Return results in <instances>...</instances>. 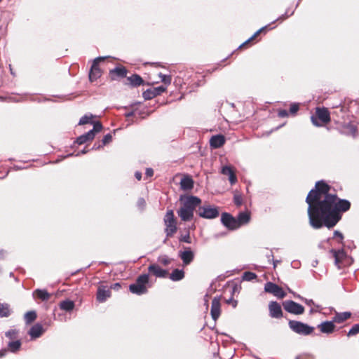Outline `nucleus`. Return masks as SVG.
<instances>
[{
  "label": "nucleus",
  "mask_w": 359,
  "mask_h": 359,
  "mask_svg": "<svg viewBox=\"0 0 359 359\" xmlns=\"http://www.w3.org/2000/svg\"><path fill=\"white\" fill-rule=\"evenodd\" d=\"M111 295L109 290L106 289L104 287H100L97 292V300L100 302H104Z\"/></svg>",
  "instance_id": "19"
},
{
  "label": "nucleus",
  "mask_w": 359,
  "mask_h": 359,
  "mask_svg": "<svg viewBox=\"0 0 359 359\" xmlns=\"http://www.w3.org/2000/svg\"><path fill=\"white\" fill-rule=\"evenodd\" d=\"M288 325L294 332L304 336L311 334L314 330L313 327L297 320H290Z\"/></svg>",
  "instance_id": "4"
},
{
  "label": "nucleus",
  "mask_w": 359,
  "mask_h": 359,
  "mask_svg": "<svg viewBox=\"0 0 359 359\" xmlns=\"http://www.w3.org/2000/svg\"><path fill=\"white\" fill-rule=\"evenodd\" d=\"M128 80L133 86H140L143 83L142 79L137 74L132 75L128 78Z\"/></svg>",
  "instance_id": "30"
},
{
  "label": "nucleus",
  "mask_w": 359,
  "mask_h": 359,
  "mask_svg": "<svg viewBox=\"0 0 359 359\" xmlns=\"http://www.w3.org/2000/svg\"><path fill=\"white\" fill-rule=\"evenodd\" d=\"M264 290L266 292L272 294L279 299H283L286 296V293L280 287L271 282H267L265 284Z\"/></svg>",
  "instance_id": "10"
},
{
  "label": "nucleus",
  "mask_w": 359,
  "mask_h": 359,
  "mask_svg": "<svg viewBox=\"0 0 359 359\" xmlns=\"http://www.w3.org/2000/svg\"><path fill=\"white\" fill-rule=\"evenodd\" d=\"M221 222L224 226L230 230H235L238 228L236 218L229 213L224 212L222 214Z\"/></svg>",
  "instance_id": "11"
},
{
  "label": "nucleus",
  "mask_w": 359,
  "mask_h": 359,
  "mask_svg": "<svg viewBox=\"0 0 359 359\" xmlns=\"http://www.w3.org/2000/svg\"><path fill=\"white\" fill-rule=\"evenodd\" d=\"M182 201L181 207L177 210V213L183 222L191 221L194 217V210L201 204V200L197 196H189Z\"/></svg>",
  "instance_id": "2"
},
{
  "label": "nucleus",
  "mask_w": 359,
  "mask_h": 359,
  "mask_svg": "<svg viewBox=\"0 0 359 359\" xmlns=\"http://www.w3.org/2000/svg\"><path fill=\"white\" fill-rule=\"evenodd\" d=\"M269 315L271 318H280L283 311L280 305L276 302H271L269 304Z\"/></svg>",
  "instance_id": "14"
},
{
  "label": "nucleus",
  "mask_w": 359,
  "mask_h": 359,
  "mask_svg": "<svg viewBox=\"0 0 359 359\" xmlns=\"http://www.w3.org/2000/svg\"><path fill=\"white\" fill-rule=\"evenodd\" d=\"M112 136L111 134L108 133L105 135L102 139V144L105 145L106 144L109 143L111 141Z\"/></svg>",
  "instance_id": "44"
},
{
  "label": "nucleus",
  "mask_w": 359,
  "mask_h": 359,
  "mask_svg": "<svg viewBox=\"0 0 359 359\" xmlns=\"http://www.w3.org/2000/svg\"><path fill=\"white\" fill-rule=\"evenodd\" d=\"M345 128L347 130V131L353 136H355L358 132L357 127L352 124V123H348L345 126Z\"/></svg>",
  "instance_id": "35"
},
{
  "label": "nucleus",
  "mask_w": 359,
  "mask_h": 359,
  "mask_svg": "<svg viewBox=\"0 0 359 359\" xmlns=\"http://www.w3.org/2000/svg\"><path fill=\"white\" fill-rule=\"evenodd\" d=\"M158 76L161 78V81L167 86L171 83V76L170 75L163 74L159 73Z\"/></svg>",
  "instance_id": "37"
},
{
  "label": "nucleus",
  "mask_w": 359,
  "mask_h": 359,
  "mask_svg": "<svg viewBox=\"0 0 359 359\" xmlns=\"http://www.w3.org/2000/svg\"><path fill=\"white\" fill-rule=\"evenodd\" d=\"M154 90H155L156 93H158V95H160L161 93L164 92L166 90V86H161L156 88H154Z\"/></svg>",
  "instance_id": "49"
},
{
  "label": "nucleus",
  "mask_w": 359,
  "mask_h": 359,
  "mask_svg": "<svg viewBox=\"0 0 359 359\" xmlns=\"http://www.w3.org/2000/svg\"><path fill=\"white\" fill-rule=\"evenodd\" d=\"M334 237H339L340 238V240H342L343 239V235L341 233H340L339 231H335L334 232Z\"/></svg>",
  "instance_id": "54"
},
{
  "label": "nucleus",
  "mask_w": 359,
  "mask_h": 359,
  "mask_svg": "<svg viewBox=\"0 0 359 359\" xmlns=\"http://www.w3.org/2000/svg\"><path fill=\"white\" fill-rule=\"evenodd\" d=\"M316 113L317 117L314 116L311 117V122L315 126H322V124L318 122L317 118L321 121L323 123H327L330 121V112L327 109L317 107Z\"/></svg>",
  "instance_id": "6"
},
{
  "label": "nucleus",
  "mask_w": 359,
  "mask_h": 359,
  "mask_svg": "<svg viewBox=\"0 0 359 359\" xmlns=\"http://www.w3.org/2000/svg\"><path fill=\"white\" fill-rule=\"evenodd\" d=\"M93 118V116L92 114H86L83 116H82L79 122V125H85L88 123H91V119Z\"/></svg>",
  "instance_id": "36"
},
{
  "label": "nucleus",
  "mask_w": 359,
  "mask_h": 359,
  "mask_svg": "<svg viewBox=\"0 0 359 359\" xmlns=\"http://www.w3.org/2000/svg\"><path fill=\"white\" fill-rule=\"evenodd\" d=\"M145 175L148 177H152L153 175H154L153 169H151V168H147L146 172H145Z\"/></svg>",
  "instance_id": "52"
},
{
  "label": "nucleus",
  "mask_w": 359,
  "mask_h": 359,
  "mask_svg": "<svg viewBox=\"0 0 359 359\" xmlns=\"http://www.w3.org/2000/svg\"><path fill=\"white\" fill-rule=\"evenodd\" d=\"M233 201L237 206H240L243 203L242 196L239 194L234 195Z\"/></svg>",
  "instance_id": "43"
},
{
  "label": "nucleus",
  "mask_w": 359,
  "mask_h": 359,
  "mask_svg": "<svg viewBox=\"0 0 359 359\" xmlns=\"http://www.w3.org/2000/svg\"><path fill=\"white\" fill-rule=\"evenodd\" d=\"M225 143V138L222 135L212 136L210 140V147L215 149L221 147Z\"/></svg>",
  "instance_id": "18"
},
{
  "label": "nucleus",
  "mask_w": 359,
  "mask_h": 359,
  "mask_svg": "<svg viewBox=\"0 0 359 359\" xmlns=\"http://www.w3.org/2000/svg\"><path fill=\"white\" fill-rule=\"evenodd\" d=\"M330 252L333 255L334 257V263L338 269L341 268V264L344 262V259H348V256L345 253L343 250H335L332 249Z\"/></svg>",
  "instance_id": "13"
},
{
  "label": "nucleus",
  "mask_w": 359,
  "mask_h": 359,
  "mask_svg": "<svg viewBox=\"0 0 359 359\" xmlns=\"http://www.w3.org/2000/svg\"><path fill=\"white\" fill-rule=\"evenodd\" d=\"M60 307L65 311H71L74 308V302L71 300H65L60 302Z\"/></svg>",
  "instance_id": "28"
},
{
  "label": "nucleus",
  "mask_w": 359,
  "mask_h": 359,
  "mask_svg": "<svg viewBox=\"0 0 359 359\" xmlns=\"http://www.w3.org/2000/svg\"><path fill=\"white\" fill-rule=\"evenodd\" d=\"M4 253V251L3 250H0V258L3 257V254Z\"/></svg>",
  "instance_id": "61"
},
{
  "label": "nucleus",
  "mask_w": 359,
  "mask_h": 359,
  "mask_svg": "<svg viewBox=\"0 0 359 359\" xmlns=\"http://www.w3.org/2000/svg\"><path fill=\"white\" fill-rule=\"evenodd\" d=\"M17 333L18 332L15 330H10L6 332L5 335L10 339H14L17 337Z\"/></svg>",
  "instance_id": "41"
},
{
  "label": "nucleus",
  "mask_w": 359,
  "mask_h": 359,
  "mask_svg": "<svg viewBox=\"0 0 359 359\" xmlns=\"http://www.w3.org/2000/svg\"><path fill=\"white\" fill-rule=\"evenodd\" d=\"M163 220L165 225V231L167 237L172 236L177 229V222L172 210H169L167 211Z\"/></svg>",
  "instance_id": "5"
},
{
  "label": "nucleus",
  "mask_w": 359,
  "mask_h": 359,
  "mask_svg": "<svg viewBox=\"0 0 359 359\" xmlns=\"http://www.w3.org/2000/svg\"><path fill=\"white\" fill-rule=\"evenodd\" d=\"M359 333V324H355L349 330L348 336H353Z\"/></svg>",
  "instance_id": "39"
},
{
  "label": "nucleus",
  "mask_w": 359,
  "mask_h": 359,
  "mask_svg": "<svg viewBox=\"0 0 359 359\" xmlns=\"http://www.w3.org/2000/svg\"><path fill=\"white\" fill-rule=\"evenodd\" d=\"M8 346L11 351L15 353L20 349L21 342L19 340L12 341L8 343Z\"/></svg>",
  "instance_id": "31"
},
{
  "label": "nucleus",
  "mask_w": 359,
  "mask_h": 359,
  "mask_svg": "<svg viewBox=\"0 0 359 359\" xmlns=\"http://www.w3.org/2000/svg\"><path fill=\"white\" fill-rule=\"evenodd\" d=\"M330 189L324 182H318L306 198L309 224L313 229H318L323 226L328 229L334 227L341 218L340 212L350 209L348 201L330 194Z\"/></svg>",
  "instance_id": "1"
},
{
  "label": "nucleus",
  "mask_w": 359,
  "mask_h": 359,
  "mask_svg": "<svg viewBox=\"0 0 359 359\" xmlns=\"http://www.w3.org/2000/svg\"><path fill=\"white\" fill-rule=\"evenodd\" d=\"M135 114V111H129V112H127L125 114V116L127 117V118H129L130 116H133V115Z\"/></svg>",
  "instance_id": "57"
},
{
  "label": "nucleus",
  "mask_w": 359,
  "mask_h": 359,
  "mask_svg": "<svg viewBox=\"0 0 359 359\" xmlns=\"http://www.w3.org/2000/svg\"><path fill=\"white\" fill-rule=\"evenodd\" d=\"M266 28H267V26H265V27H262L261 29H259V30H257L250 38H249L246 41H245L243 43H242L239 48H241L243 47L244 45H245L247 43H248L250 41L252 40L253 39H255L258 34H259L264 29H265Z\"/></svg>",
  "instance_id": "38"
},
{
  "label": "nucleus",
  "mask_w": 359,
  "mask_h": 359,
  "mask_svg": "<svg viewBox=\"0 0 359 359\" xmlns=\"http://www.w3.org/2000/svg\"><path fill=\"white\" fill-rule=\"evenodd\" d=\"M100 144H98L97 145L96 144H94V146L93 147L92 149H99L100 148Z\"/></svg>",
  "instance_id": "58"
},
{
  "label": "nucleus",
  "mask_w": 359,
  "mask_h": 359,
  "mask_svg": "<svg viewBox=\"0 0 359 359\" xmlns=\"http://www.w3.org/2000/svg\"><path fill=\"white\" fill-rule=\"evenodd\" d=\"M184 277V272L182 269H175L170 275V278L172 281H179Z\"/></svg>",
  "instance_id": "26"
},
{
  "label": "nucleus",
  "mask_w": 359,
  "mask_h": 359,
  "mask_svg": "<svg viewBox=\"0 0 359 359\" xmlns=\"http://www.w3.org/2000/svg\"><path fill=\"white\" fill-rule=\"evenodd\" d=\"M115 286H116V287H118V286L119 287V286H120V285H119L118 283H116V284H115Z\"/></svg>",
  "instance_id": "63"
},
{
  "label": "nucleus",
  "mask_w": 359,
  "mask_h": 359,
  "mask_svg": "<svg viewBox=\"0 0 359 359\" xmlns=\"http://www.w3.org/2000/svg\"><path fill=\"white\" fill-rule=\"evenodd\" d=\"M146 205V202L144 198H140L137 201V206L141 209L143 210Z\"/></svg>",
  "instance_id": "47"
},
{
  "label": "nucleus",
  "mask_w": 359,
  "mask_h": 359,
  "mask_svg": "<svg viewBox=\"0 0 359 359\" xmlns=\"http://www.w3.org/2000/svg\"><path fill=\"white\" fill-rule=\"evenodd\" d=\"M287 16H288V15H287V13H285V15H282L280 18L281 20H284V19L287 18Z\"/></svg>",
  "instance_id": "60"
},
{
  "label": "nucleus",
  "mask_w": 359,
  "mask_h": 359,
  "mask_svg": "<svg viewBox=\"0 0 359 359\" xmlns=\"http://www.w3.org/2000/svg\"><path fill=\"white\" fill-rule=\"evenodd\" d=\"M135 176L137 180H140L142 179V173L140 172L137 171L135 173Z\"/></svg>",
  "instance_id": "56"
},
{
  "label": "nucleus",
  "mask_w": 359,
  "mask_h": 359,
  "mask_svg": "<svg viewBox=\"0 0 359 359\" xmlns=\"http://www.w3.org/2000/svg\"><path fill=\"white\" fill-rule=\"evenodd\" d=\"M180 187L183 190H190L194 187V181L190 177L185 176L181 180Z\"/></svg>",
  "instance_id": "23"
},
{
  "label": "nucleus",
  "mask_w": 359,
  "mask_h": 359,
  "mask_svg": "<svg viewBox=\"0 0 359 359\" xmlns=\"http://www.w3.org/2000/svg\"><path fill=\"white\" fill-rule=\"evenodd\" d=\"M299 104L297 103H293L290 105V111L292 114H295L299 110Z\"/></svg>",
  "instance_id": "46"
},
{
  "label": "nucleus",
  "mask_w": 359,
  "mask_h": 359,
  "mask_svg": "<svg viewBox=\"0 0 359 359\" xmlns=\"http://www.w3.org/2000/svg\"><path fill=\"white\" fill-rule=\"evenodd\" d=\"M157 95L158 93H156L154 88L148 89L143 93V97L145 100H151Z\"/></svg>",
  "instance_id": "32"
},
{
  "label": "nucleus",
  "mask_w": 359,
  "mask_h": 359,
  "mask_svg": "<svg viewBox=\"0 0 359 359\" xmlns=\"http://www.w3.org/2000/svg\"><path fill=\"white\" fill-rule=\"evenodd\" d=\"M198 214L201 217L211 219L218 217L219 211L217 208L210 205H203L199 207Z\"/></svg>",
  "instance_id": "8"
},
{
  "label": "nucleus",
  "mask_w": 359,
  "mask_h": 359,
  "mask_svg": "<svg viewBox=\"0 0 359 359\" xmlns=\"http://www.w3.org/2000/svg\"><path fill=\"white\" fill-rule=\"evenodd\" d=\"M33 294L42 301H46L50 298V294L46 290L37 289L34 292Z\"/></svg>",
  "instance_id": "27"
},
{
  "label": "nucleus",
  "mask_w": 359,
  "mask_h": 359,
  "mask_svg": "<svg viewBox=\"0 0 359 359\" xmlns=\"http://www.w3.org/2000/svg\"><path fill=\"white\" fill-rule=\"evenodd\" d=\"M233 171V170L231 167L226 165L222 167L221 172L224 175L229 176V175H230Z\"/></svg>",
  "instance_id": "42"
},
{
  "label": "nucleus",
  "mask_w": 359,
  "mask_h": 359,
  "mask_svg": "<svg viewBox=\"0 0 359 359\" xmlns=\"http://www.w3.org/2000/svg\"><path fill=\"white\" fill-rule=\"evenodd\" d=\"M194 252L189 249L180 252V257L185 265L189 264L194 259Z\"/></svg>",
  "instance_id": "20"
},
{
  "label": "nucleus",
  "mask_w": 359,
  "mask_h": 359,
  "mask_svg": "<svg viewBox=\"0 0 359 359\" xmlns=\"http://www.w3.org/2000/svg\"><path fill=\"white\" fill-rule=\"evenodd\" d=\"M210 313L214 320H216L220 316V299L215 297L212 301Z\"/></svg>",
  "instance_id": "16"
},
{
  "label": "nucleus",
  "mask_w": 359,
  "mask_h": 359,
  "mask_svg": "<svg viewBox=\"0 0 359 359\" xmlns=\"http://www.w3.org/2000/svg\"><path fill=\"white\" fill-rule=\"evenodd\" d=\"M158 260L164 266L169 265L171 262L170 259L166 255L159 257Z\"/></svg>",
  "instance_id": "40"
},
{
  "label": "nucleus",
  "mask_w": 359,
  "mask_h": 359,
  "mask_svg": "<svg viewBox=\"0 0 359 359\" xmlns=\"http://www.w3.org/2000/svg\"><path fill=\"white\" fill-rule=\"evenodd\" d=\"M104 58L103 57H98L94 60L89 72V79L91 81L96 80L101 76V71L98 65L99 62L104 60Z\"/></svg>",
  "instance_id": "12"
},
{
  "label": "nucleus",
  "mask_w": 359,
  "mask_h": 359,
  "mask_svg": "<svg viewBox=\"0 0 359 359\" xmlns=\"http://www.w3.org/2000/svg\"><path fill=\"white\" fill-rule=\"evenodd\" d=\"M148 271L151 274L158 278H165L168 274V271L163 269L156 264L149 265Z\"/></svg>",
  "instance_id": "17"
},
{
  "label": "nucleus",
  "mask_w": 359,
  "mask_h": 359,
  "mask_svg": "<svg viewBox=\"0 0 359 359\" xmlns=\"http://www.w3.org/2000/svg\"><path fill=\"white\" fill-rule=\"evenodd\" d=\"M229 180L231 184H234L237 182V177L233 171L230 175H229Z\"/></svg>",
  "instance_id": "45"
},
{
  "label": "nucleus",
  "mask_w": 359,
  "mask_h": 359,
  "mask_svg": "<svg viewBox=\"0 0 359 359\" xmlns=\"http://www.w3.org/2000/svg\"><path fill=\"white\" fill-rule=\"evenodd\" d=\"M12 313L11 306L7 303H0V317L7 318Z\"/></svg>",
  "instance_id": "24"
},
{
  "label": "nucleus",
  "mask_w": 359,
  "mask_h": 359,
  "mask_svg": "<svg viewBox=\"0 0 359 359\" xmlns=\"http://www.w3.org/2000/svg\"><path fill=\"white\" fill-rule=\"evenodd\" d=\"M335 325L333 320L324 321L317 325V328L323 334H330L334 332Z\"/></svg>",
  "instance_id": "15"
},
{
  "label": "nucleus",
  "mask_w": 359,
  "mask_h": 359,
  "mask_svg": "<svg viewBox=\"0 0 359 359\" xmlns=\"http://www.w3.org/2000/svg\"><path fill=\"white\" fill-rule=\"evenodd\" d=\"M180 241H182V242H184L187 243H191V239H190L189 234L187 233V234L184 235V236H182L180 238Z\"/></svg>",
  "instance_id": "50"
},
{
  "label": "nucleus",
  "mask_w": 359,
  "mask_h": 359,
  "mask_svg": "<svg viewBox=\"0 0 359 359\" xmlns=\"http://www.w3.org/2000/svg\"><path fill=\"white\" fill-rule=\"evenodd\" d=\"M227 304H231L233 307L235 308L237 306L238 302L236 300L233 299L232 298H230L229 300L226 301Z\"/></svg>",
  "instance_id": "53"
},
{
  "label": "nucleus",
  "mask_w": 359,
  "mask_h": 359,
  "mask_svg": "<svg viewBox=\"0 0 359 359\" xmlns=\"http://www.w3.org/2000/svg\"><path fill=\"white\" fill-rule=\"evenodd\" d=\"M304 302L305 303L308 305V306H313V305H315V303L312 300V299H304Z\"/></svg>",
  "instance_id": "55"
},
{
  "label": "nucleus",
  "mask_w": 359,
  "mask_h": 359,
  "mask_svg": "<svg viewBox=\"0 0 359 359\" xmlns=\"http://www.w3.org/2000/svg\"><path fill=\"white\" fill-rule=\"evenodd\" d=\"M283 306L286 311L292 314L300 315L304 311V308L301 304L292 300L285 301Z\"/></svg>",
  "instance_id": "9"
},
{
  "label": "nucleus",
  "mask_w": 359,
  "mask_h": 359,
  "mask_svg": "<svg viewBox=\"0 0 359 359\" xmlns=\"http://www.w3.org/2000/svg\"><path fill=\"white\" fill-rule=\"evenodd\" d=\"M86 152H87V151H86V150H85V149H83V150L81 151L80 152H79V153L76 154V156H79L80 154H86Z\"/></svg>",
  "instance_id": "59"
},
{
  "label": "nucleus",
  "mask_w": 359,
  "mask_h": 359,
  "mask_svg": "<svg viewBox=\"0 0 359 359\" xmlns=\"http://www.w3.org/2000/svg\"><path fill=\"white\" fill-rule=\"evenodd\" d=\"M351 313L350 312H342L337 313L332 320L334 323H342L346 320L351 317Z\"/></svg>",
  "instance_id": "25"
},
{
  "label": "nucleus",
  "mask_w": 359,
  "mask_h": 359,
  "mask_svg": "<svg viewBox=\"0 0 359 359\" xmlns=\"http://www.w3.org/2000/svg\"><path fill=\"white\" fill-rule=\"evenodd\" d=\"M102 129V126L100 122L93 123V128L88 133L77 137L76 142L79 144H83L88 141L94 139L95 134Z\"/></svg>",
  "instance_id": "7"
},
{
  "label": "nucleus",
  "mask_w": 359,
  "mask_h": 359,
  "mask_svg": "<svg viewBox=\"0 0 359 359\" xmlns=\"http://www.w3.org/2000/svg\"><path fill=\"white\" fill-rule=\"evenodd\" d=\"M250 220V215L248 212H240L236 218L238 228L243 225L248 224Z\"/></svg>",
  "instance_id": "21"
},
{
  "label": "nucleus",
  "mask_w": 359,
  "mask_h": 359,
  "mask_svg": "<svg viewBox=\"0 0 359 359\" xmlns=\"http://www.w3.org/2000/svg\"><path fill=\"white\" fill-rule=\"evenodd\" d=\"M148 283L149 275L142 274L137 277L135 283L129 286V290L133 294L141 295L147 292Z\"/></svg>",
  "instance_id": "3"
},
{
  "label": "nucleus",
  "mask_w": 359,
  "mask_h": 359,
  "mask_svg": "<svg viewBox=\"0 0 359 359\" xmlns=\"http://www.w3.org/2000/svg\"><path fill=\"white\" fill-rule=\"evenodd\" d=\"M242 278L243 280L251 281L257 278V275L253 272L245 271Z\"/></svg>",
  "instance_id": "34"
},
{
  "label": "nucleus",
  "mask_w": 359,
  "mask_h": 359,
  "mask_svg": "<svg viewBox=\"0 0 359 359\" xmlns=\"http://www.w3.org/2000/svg\"><path fill=\"white\" fill-rule=\"evenodd\" d=\"M288 116V112L285 109H282L278 111V116L284 118Z\"/></svg>",
  "instance_id": "51"
},
{
  "label": "nucleus",
  "mask_w": 359,
  "mask_h": 359,
  "mask_svg": "<svg viewBox=\"0 0 359 359\" xmlns=\"http://www.w3.org/2000/svg\"><path fill=\"white\" fill-rule=\"evenodd\" d=\"M36 318V313L34 311H28L25 315V320L27 323H32Z\"/></svg>",
  "instance_id": "33"
},
{
  "label": "nucleus",
  "mask_w": 359,
  "mask_h": 359,
  "mask_svg": "<svg viewBox=\"0 0 359 359\" xmlns=\"http://www.w3.org/2000/svg\"><path fill=\"white\" fill-rule=\"evenodd\" d=\"M43 332V330L42 325L40 324H36L30 328L29 334L32 338L36 339L39 337L42 334Z\"/></svg>",
  "instance_id": "22"
},
{
  "label": "nucleus",
  "mask_w": 359,
  "mask_h": 359,
  "mask_svg": "<svg viewBox=\"0 0 359 359\" xmlns=\"http://www.w3.org/2000/svg\"><path fill=\"white\" fill-rule=\"evenodd\" d=\"M352 263H353V259H352V258L351 257L348 256V259H344V262H343V263L341 264V268L347 266H349Z\"/></svg>",
  "instance_id": "48"
},
{
  "label": "nucleus",
  "mask_w": 359,
  "mask_h": 359,
  "mask_svg": "<svg viewBox=\"0 0 359 359\" xmlns=\"http://www.w3.org/2000/svg\"><path fill=\"white\" fill-rule=\"evenodd\" d=\"M110 74L112 77L116 74L118 77L123 78L126 76L127 70L125 67H116L110 71Z\"/></svg>",
  "instance_id": "29"
},
{
  "label": "nucleus",
  "mask_w": 359,
  "mask_h": 359,
  "mask_svg": "<svg viewBox=\"0 0 359 359\" xmlns=\"http://www.w3.org/2000/svg\"><path fill=\"white\" fill-rule=\"evenodd\" d=\"M115 286H116V287H118V286L119 287V286H120V285H119L118 283H116V284H115Z\"/></svg>",
  "instance_id": "62"
}]
</instances>
